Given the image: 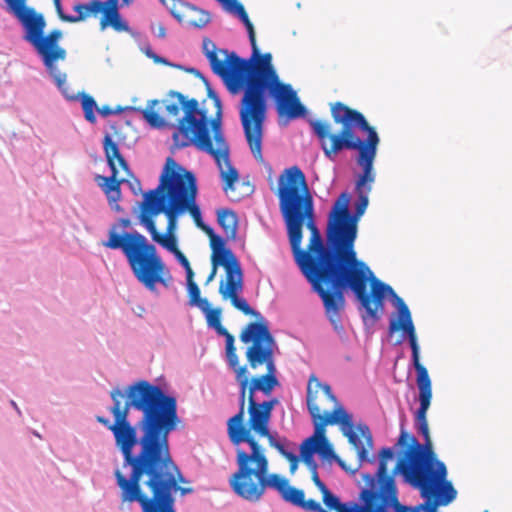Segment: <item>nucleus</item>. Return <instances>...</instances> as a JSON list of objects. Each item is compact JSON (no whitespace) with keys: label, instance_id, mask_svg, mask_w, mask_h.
Wrapping results in <instances>:
<instances>
[{"label":"nucleus","instance_id":"f257e3e1","mask_svg":"<svg viewBox=\"0 0 512 512\" xmlns=\"http://www.w3.org/2000/svg\"><path fill=\"white\" fill-rule=\"evenodd\" d=\"M114 417L97 416L114 436L123 456V465L131 467L130 476L116 469L120 490V508L138 503L142 512H176L173 494L188 481L173 460L169 435L181 424L176 398L146 380L129 385L125 391H110Z\"/></svg>","mask_w":512,"mask_h":512},{"label":"nucleus","instance_id":"f03ea898","mask_svg":"<svg viewBox=\"0 0 512 512\" xmlns=\"http://www.w3.org/2000/svg\"><path fill=\"white\" fill-rule=\"evenodd\" d=\"M311 236L307 251L301 249L303 233L297 245L291 237L289 242L295 261L312 284L323 302L325 314L338 333L344 331L341 313L345 308L344 291L351 290L364 309L362 318L378 321L384 310L387 295L393 298L397 315L389 322V333L402 331L409 340L412 355L419 353V345L411 313L402 298L391 286L375 277L369 266L358 259L353 244L354 231L341 226L331 212L328 215L326 244L315 223V216L305 221Z\"/></svg>","mask_w":512,"mask_h":512},{"label":"nucleus","instance_id":"7ed1b4c3","mask_svg":"<svg viewBox=\"0 0 512 512\" xmlns=\"http://www.w3.org/2000/svg\"><path fill=\"white\" fill-rule=\"evenodd\" d=\"M239 338L241 342L249 344L245 353L249 367L256 370L264 366L266 373L249 380L247 366L233 369L240 388L239 411L227 422L228 437L236 452L237 470L233 474H242L268 461L265 449L253 432L265 437L269 445L289 461L290 471L294 473L299 463L298 456L287 450L289 442L286 438H279L277 433H271L269 429L272 410L278 400L257 403L254 397L256 391L269 395L279 384L274 358L276 341L264 323H248Z\"/></svg>","mask_w":512,"mask_h":512},{"label":"nucleus","instance_id":"20e7f679","mask_svg":"<svg viewBox=\"0 0 512 512\" xmlns=\"http://www.w3.org/2000/svg\"><path fill=\"white\" fill-rule=\"evenodd\" d=\"M214 113L209 114L207 102L195 98L187 99L182 93L171 90L166 97L148 101L146 108L137 109L144 120L157 129L174 126L172 149L194 145L213 160H229L230 149L222 130V103L220 98L209 91Z\"/></svg>","mask_w":512,"mask_h":512},{"label":"nucleus","instance_id":"39448f33","mask_svg":"<svg viewBox=\"0 0 512 512\" xmlns=\"http://www.w3.org/2000/svg\"><path fill=\"white\" fill-rule=\"evenodd\" d=\"M413 366L417 372L420 407L416 413L417 430L424 437L421 445L416 438L402 431L398 444L411 446L406 451L405 459L398 461L393 473L401 472L406 481L418 488L426 499L421 507L427 512H436L439 505H448L457 495L451 482L446 481L447 470L443 462L438 461L432 452V443L427 422V411L432 399V384L427 369L420 363L419 353L412 355Z\"/></svg>","mask_w":512,"mask_h":512},{"label":"nucleus","instance_id":"423d86ee","mask_svg":"<svg viewBox=\"0 0 512 512\" xmlns=\"http://www.w3.org/2000/svg\"><path fill=\"white\" fill-rule=\"evenodd\" d=\"M307 407L314 424L313 435L306 438L300 446L301 458L307 465L314 461L313 455L315 453L322 459L336 460L340 465L343 464L326 438V426L334 424L340 425L343 435L357 450L359 460L371 461L368 454L373 447V440L369 427L365 424L357 426V430L365 440V443H363L354 430L352 415L337 403V399L328 384H322L314 377L310 379L307 388Z\"/></svg>","mask_w":512,"mask_h":512},{"label":"nucleus","instance_id":"0eeeda50","mask_svg":"<svg viewBox=\"0 0 512 512\" xmlns=\"http://www.w3.org/2000/svg\"><path fill=\"white\" fill-rule=\"evenodd\" d=\"M270 53L261 55L259 52L249 60L232 57L233 76L229 91L237 94L241 89L244 94L241 100L239 115L244 134L255 160H262L263 125L267 113V87L277 81L278 75L271 64Z\"/></svg>","mask_w":512,"mask_h":512},{"label":"nucleus","instance_id":"6e6552de","mask_svg":"<svg viewBox=\"0 0 512 512\" xmlns=\"http://www.w3.org/2000/svg\"><path fill=\"white\" fill-rule=\"evenodd\" d=\"M330 112L333 122L341 125L339 131H333L327 120L309 121L325 157L333 159L344 151H352L357 154L356 160H374L380 138L365 116L339 101L330 103Z\"/></svg>","mask_w":512,"mask_h":512},{"label":"nucleus","instance_id":"1a4fd4ad","mask_svg":"<svg viewBox=\"0 0 512 512\" xmlns=\"http://www.w3.org/2000/svg\"><path fill=\"white\" fill-rule=\"evenodd\" d=\"M175 164L176 162H166L159 185L146 193L159 203L157 212H163L165 216H170L177 222L179 215L188 211L196 226L206 234H210L211 227L203 222L200 208L195 202L197 195L195 176L191 172L177 173Z\"/></svg>","mask_w":512,"mask_h":512},{"label":"nucleus","instance_id":"9d476101","mask_svg":"<svg viewBox=\"0 0 512 512\" xmlns=\"http://www.w3.org/2000/svg\"><path fill=\"white\" fill-rule=\"evenodd\" d=\"M277 196L288 237L297 245L305 221L315 216L313 197L299 167L292 166L281 173Z\"/></svg>","mask_w":512,"mask_h":512},{"label":"nucleus","instance_id":"9b49d317","mask_svg":"<svg viewBox=\"0 0 512 512\" xmlns=\"http://www.w3.org/2000/svg\"><path fill=\"white\" fill-rule=\"evenodd\" d=\"M229 484L236 495L250 502L259 501L267 488H273L286 502L304 511L313 512L311 503H319L313 499L305 500L304 491L290 486L286 478L276 473L270 474L269 460L265 465H257L242 474H232Z\"/></svg>","mask_w":512,"mask_h":512},{"label":"nucleus","instance_id":"f8f14e48","mask_svg":"<svg viewBox=\"0 0 512 512\" xmlns=\"http://www.w3.org/2000/svg\"><path fill=\"white\" fill-rule=\"evenodd\" d=\"M105 248L120 249L135 278L148 290L154 291L157 283L167 285L163 275L165 264L157 253L156 247L149 243L139 232L119 237L113 234L109 242H102Z\"/></svg>","mask_w":512,"mask_h":512},{"label":"nucleus","instance_id":"ddd939ff","mask_svg":"<svg viewBox=\"0 0 512 512\" xmlns=\"http://www.w3.org/2000/svg\"><path fill=\"white\" fill-rule=\"evenodd\" d=\"M17 19L24 30L23 39L32 45L56 85L61 87L66 82V74L59 71L56 62L65 61L67 57L66 50L59 44L63 37L62 31L53 29L45 34V17L34 8L27 10Z\"/></svg>","mask_w":512,"mask_h":512},{"label":"nucleus","instance_id":"4468645a","mask_svg":"<svg viewBox=\"0 0 512 512\" xmlns=\"http://www.w3.org/2000/svg\"><path fill=\"white\" fill-rule=\"evenodd\" d=\"M394 457L391 448H383L379 453V466L376 472L379 491L365 489L362 492L364 506L353 504L348 506L340 502L339 498L334 495L328 488L321 491L322 501L328 510L335 512H390L391 507H398L400 503L397 499V489L393 475L388 474L387 460Z\"/></svg>","mask_w":512,"mask_h":512},{"label":"nucleus","instance_id":"2eb2a0df","mask_svg":"<svg viewBox=\"0 0 512 512\" xmlns=\"http://www.w3.org/2000/svg\"><path fill=\"white\" fill-rule=\"evenodd\" d=\"M59 19L63 22L77 23L84 21L90 15L102 13L100 20V29L105 30L112 27L116 32H128L130 30L128 23L122 19L119 9L118 0H91L88 3L77 2L73 6L76 15L65 14L62 8V0H52Z\"/></svg>","mask_w":512,"mask_h":512},{"label":"nucleus","instance_id":"dca6fc26","mask_svg":"<svg viewBox=\"0 0 512 512\" xmlns=\"http://www.w3.org/2000/svg\"><path fill=\"white\" fill-rule=\"evenodd\" d=\"M159 203H156L146 192L143 194V200L139 204V223L145 227L150 233L151 238L162 247L174 253L178 251L177 239L175 237V231L177 229V222L170 216L167 217V227L165 234L158 232L154 218L162 212H157L156 208Z\"/></svg>","mask_w":512,"mask_h":512},{"label":"nucleus","instance_id":"f3484780","mask_svg":"<svg viewBox=\"0 0 512 512\" xmlns=\"http://www.w3.org/2000/svg\"><path fill=\"white\" fill-rule=\"evenodd\" d=\"M189 305L198 307L205 314L208 326L214 328L219 335L225 337L226 359L229 367L232 370L240 367L239 357L234 345V336L221 324V309L211 308L208 300L201 298V296L197 300L189 301Z\"/></svg>","mask_w":512,"mask_h":512},{"label":"nucleus","instance_id":"a211bd4d","mask_svg":"<svg viewBox=\"0 0 512 512\" xmlns=\"http://www.w3.org/2000/svg\"><path fill=\"white\" fill-rule=\"evenodd\" d=\"M358 199L355 203V212L351 214L349 211V204L351 200V196L348 192H342L339 197L334 202L331 214L335 219L341 223V226L351 227L354 231L353 234V244L355 245V240L357 238V224L359 218L364 214L367 206H368V193L369 192H357Z\"/></svg>","mask_w":512,"mask_h":512},{"label":"nucleus","instance_id":"6ab92c4d","mask_svg":"<svg viewBox=\"0 0 512 512\" xmlns=\"http://www.w3.org/2000/svg\"><path fill=\"white\" fill-rule=\"evenodd\" d=\"M267 93L275 99L276 109L280 116L294 119L305 114V107L301 104L291 85L282 83L278 79L267 87Z\"/></svg>","mask_w":512,"mask_h":512},{"label":"nucleus","instance_id":"aec40b11","mask_svg":"<svg viewBox=\"0 0 512 512\" xmlns=\"http://www.w3.org/2000/svg\"><path fill=\"white\" fill-rule=\"evenodd\" d=\"M170 13L179 23L188 27L203 28L211 20L210 14L207 11L181 0H173Z\"/></svg>","mask_w":512,"mask_h":512},{"label":"nucleus","instance_id":"412c9836","mask_svg":"<svg viewBox=\"0 0 512 512\" xmlns=\"http://www.w3.org/2000/svg\"><path fill=\"white\" fill-rule=\"evenodd\" d=\"M203 50L211 64L214 73L221 76L225 80L226 85L229 88V84L231 83L233 76V68L231 65L232 57L236 56L237 54L234 52L228 54L226 51H223V53L225 54V59L220 60L217 56L216 47L214 43L207 39L203 41Z\"/></svg>","mask_w":512,"mask_h":512},{"label":"nucleus","instance_id":"4be33fe9","mask_svg":"<svg viewBox=\"0 0 512 512\" xmlns=\"http://www.w3.org/2000/svg\"><path fill=\"white\" fill-rule=\"evenodd\" d=\"M225 264L226 278L219 285V293L223 299H230L243 288V272L238 259L229 261Z\"/></svg>","mask_w":512,"mask_h":512},{"label":"nucleus","instance_id":"5701e85b","mask_svg":"<svg viewBox=\"0 0 512 512\" xmlns=\"http://www.w3.org/2000/svg\"><path fill=\"white\" fill-rule=\"evenodd\" d=\"M127 163L128 162H108L112 170V175L110 177H101L102 183L99 184L107 196L110 206L116 211L121 210V207L117 203L121 198V181L116 179V167L118 165L127 169Z\"/></svg>","mask_w":512,"mask_h":512},{"label":"nucleus","instance_id":"b1692460","mask_svg":"<svg viewBox=\"0 0 512 512\" xmlns=\"http://www.w3.org/2000/svg\"><path fill=\"white\" fill-rule=\"evenodd\" d=\"M216 1L219 2L226 11L238 16V18L243 22V24L245 25V27L248 31L251 47H252V50H254V56H257L258 46L256 43L254 27L248 17V14L246 13V11L244 9V6L237 0H216Z\"/></svg>","mask_w":512,"mask_h":512},{"label":"nucleus","instance_id":"393cba45","mask_svg":"<svg viewBox=\"0 0 512 512\" xmlns=\"http://www.w3.org/2000/svg\"><path fill=\"white\" fill-rule=\"evenodd\" d=\"M216 1L219 2L226 11L238 16V18L243 22V24L245 25V27L248 31L251 47H252V50H254V56H257L258 46L256 43L254 27L248 17V14L246 13V11L244 9V6L237 0H216Z\"/></svg>","mask_w":512,"mask_h":512},{"label":"nucleus","instance_id":"a878e982","mask_svg":"<svg viewBox=\"0 0 512 512\" xmlns=\"http://www.w3.org/2000/svg\"><path fill=\"white\" fill-rule=\"evenodd\" d=\"M216 1L219 2L226 11L238 16V18L243 22V24L245 25V27L248 31L251 47H252V50H254V56H257L258 46L256 43L254 27L248 17V14L246 13V11L244 9V6L237 0H216Z\"/></svg>","mask_w":512,"mask_h":512},{"label":"nucleus","instance_id":"bb28decb","mask_svg":"<svg viewBox=\"0 0 512 512\" xmlns=\"http://www.w3.org/2000/svg\"><path fill=\"white\" fill-rule=\"evenodd\" d=\"M216 1L219 2L226 11L238 16V18L243 22V24L245 25V27L248 31L251 47H252V50H254V56H257L258 46L256 43L254 27L248 17V14L246 13V11L244 9V6L237 0H216Z\"/></svg>","mask_w":512,"mask_h":512},{"label":"nucleus","instance_id":"cd10ccee","mask_svg":"<svg viewBox=\"0 0 512 512\" xmlns=\"http://www.w3.org/2000/svg\"><path fill=\"white\" fill-rule=\"evenodd\" d=\"M216 1L219 2L226 11L238 16V18L243 22V24L245 25V27L248 31L251 47H252V50H254V56H257L258 46L256 43L254 27L248 17V14L246 13V11L244 9V6L237 0H216Z\"/></svg>","mask_w":512,"mask_h":512},{"label":"nucleus","instance_id":"c85d7f7f","mask_svg":"<svg viewBox=\"0 0 512 512\" xmlns=\"http://www.w3.org/2000/svg\"><path fill=\"white\" fill-rule=\"evenodd\" d=\"M207 235L210 238V246L212 249L211 260L233 261L237 259L234 253L225 247L224 240L220 236L215 235L212 228L210 234Z\"/></svg>","mask_w":512,"mask_h":512},{"label":"nucleus","instance_id":"c756f323","mask_svg":"<svg viewBox=\"0 0 512 512\" xmlns=\"http://www.w3.org/2000/svg\"><path fill=\"white\" fill-rule=\"evenodd\" d=\"M220 170V177L224 182L223 190L226 194L235 190V185L239 182L238 170L232 165V162H216Z\"/></svg>","mask_w":512,"mask_h":512},{"label":"nucleus","instance_id":"7c9ffc66","mask_svg":"<svg viewBox=\"0 0 512 512\" xmlns=\"http://www.w3.org/2000/svg\"><path fill=\"white\" fill-rule=\"evenodd\" d=\"M218 224L228 238L234 239L237 233V215L230 209H219L217 211Z\"/></svg>","mask_w":512,"mask_h":512},{"label":"nucleus","instance_id":"2f4dec72","mask_svg":"<svg viewBox=\"0 0 512 512\" xmlns=\"http://www.w3.org/2000/svg\"><path fill=\"white\" fill-rule=\"evenodd\" d=\"M374 162H358L361 167V173L358 174L356 180L357 192H370L371 185L375 180V173L373 171Z\"/></svg>","mask_w":512,"mask_h":512},{"label":"nucleus","instance_id":"473e14b6","mask_svg":"<svg viewBox=\"0 0 512 512\" xmlns=\"http://www.w3.org/2000/svg\"><path fill=\"white\" fill-rule=\"evenodd\" d=\"M232 305L248 316H253L257 319L254 323H264L267 326L268 331L270 332L268 322L263 318V316L255 311L253 308L250 307V305L247 303V301L244 298H240L238 295L230 298Z\"/></svg>","mask_w":512,"mask_h":512},{"label":"nucleus","instance_id":"72a5a7b5","mask_svg":"<svg viewBox=\"0 0 512 512\" xmlns=\"http://www.w3.org/2000/svg\"><path fill=\"white\" fill-rule=\"evenodd\" d=\"M103 149L105 152L106 160H124L118 145L112 140L110 135H106L103 140Z\"/></svg>","mask_w":512,"mask_h":512},{"label":"nucleus","instance_id":"f704fd0d","mask_svg":"<svg viewBox=\"0 0 512 512\" xmlns=\"http://www.w3.org/2000/svg\"><path fill=\"white\" fill-rule=\"evenodd\" d=\"M81 105L84 111L85 119L90 123H95L96 117L94 114V110L97 108V105L94 98L90 95L83 94V96L81 97Z\"/></svg>","mask_w":512,"mask_h":512},{"label":"nucleus","instance_id":"c9c22d12","mask_svg":"<svg viewBox=\"0 0 512 512\" xmlns=\"http://www.w3.org/2000/svg\"><path fill=\"white\" fill-rule=\"evenodd\" d=\"M131 226V221L130 219L128 218H120L117 223H114L111 225L109 231H108V239L105 240L104 242H109L110 239L112 238L113 234L119 236V237H122V236H126L128 234H134V232H123V233H120V230L121 229H127Z\"/></svg>","mask_w":512,"mask_h":512},{"label":"nucleus","instance_id":"e433bc0d","mask_svg":"<svg viewBox=\"0 0 512 512\" xmlns=\"http://www.w3.org/2000/svg\"><path fill=\"white\" fill-rule=\"evenodd\" d=\"M186 271V280H187V289L189 293V301L197 300L200 297V289L197 283L194 281V272L191 266L185 268Z\"/></svg>","mask_w":512,"mask_h":512},{"label":"nucleus","instance_id":"4c0bfd02","mask_svg":"<svg viewBox=\"0 0 512 512\" xmlns=\"http://www.w3.org/2000/svg\"><path fill=\"white\" fill-rule=\"evenodd\" d=\"M5 2L16 18L20 17L23 13L32 8L26 6V0H5Z\"/></svg>","mask_w":512,"mask_h":512},{"label":"nucleus","instance_id":"58836bf2","mask_svg":"<svg viewBox=\"0 0 512 512\" xmlns=\"http://www.w3.org/2000/svg\"><path fill=\"white\" fill-rule=\"evenodd\" d=\"M309 466L311 467V478L313 483L316 485L320 492L323 491L327 488V486L319 478L317 472V464L313 461Z\"/></svg>","mask_w":512,"mask_h":512},{"label":"nucleus","instance_id":"ea45409f","mask_svg":"<svg viewBox=\"0 0 512 512\" xmlns=\"http://www.w3.org/2000/svg\"><path fill=\"white\" fill-rule=\"evenodd\" d=\"M228 261H221V260H211V263H212V269H211V272L210 274L208 275L207 279H206V282L205 284H209L211 281L214 280L216 274H217V269H218V266H222L224 269H225V264L224 263H227Z\"/></svg>","mask_w":512,"mask_h":512},{"label":"nucleus","instance_id":"a19ab883","mask_svg":"<svg viewBox=\"0 0 512 512\" xmlns=\"http://www.w3.org/2000/svg\"><path fill=\"white\" fill-rule=\"evenodd\" d=\"M123 110H124V108H121V107H118L117 109L113 110L109 106H102L101 108L98 109V112L102 116H109V115H112V114L121 113Z\"/></svg>","mask_w":512,"mask_h":512},{"label":"nucleus","instance_id":"79ce46f5","mask_svg":"<svg viewBox=\"0 0 512 512\" xmlns=\"http://www.w3.org/2000/svg\"><path fill=\"white\" fill-rule=\"evenodd\" d=\"M173 254L184 268H188V266H190L187 257L180 250L174 252Z\"/></svg>","mask_w":512,"mask_h":512},{"label":"nucleus","instance_id":"37998d69","mask_svg":"<svg viewBox=\"0 0 512 512\" xmlns=\"http://www.w3.org/2000/svg\"><path fill=\"white\" fill-rule=\"evenodd\" d=\"M156 35H157V37L162 38V39L166 37V28L164 27L163 24H161V23L157 24Z\"/></svg>","mask_w":512,"mask_h":512},{"label":"nucleus","instance_id":"c03bdc74","mask_svg":"<svg viewBox=\"0 0 512 512\" xmlns=\"http://www.w3.org/2000/svg\"><path fill=\"white\" fill-rule=\"evenodd\" d=\"M177 492H180V494L182 496H184V495H187V494H191L193 492V488L179 486V489H177Z\"/></svg>","mask_w":512,"mask_h":512},{"label":"nucleus","instance_id":"a18cd8bd","mask_svg":"<svg viewBox=\"0 0 512 512\" xmlns=\"http://www.w3.org/2000/svg\"><path fill=\"white\" fill-rule=\"evenodd\" d=\"M311 506L314 508L313 512H328L327 510L322 508L320 503H318V504H312L311 503Z\"/></svg>","mask_w":512,"mask_h":512},{"label":"nucleus","instance_id":"49530a36","mask_svg":"<svg viewBox=\"0 0 512 512\" xmlns=\"http://www.w3.org/2000/svg\"><path fill=\"white\" fill-rule=\"evenodd\" d=\"M155 62H158V63H162V64H165V65H168V61L164 58H161V57H156L155 58Z\"/></svg>","mask_w":512,"mask_h":512},{"label":"nucleus","instance_id":"de8ad7c7","mask_svg":"<svg viewBox=\"0 0 512 512\" xmlns=\"http://www.w3.org/2000/svg\"><path fill=\"white\" fill-rule=\"evenodd\" d=\"M400 506H401L402 508L394 507V508H395V510H396L397 512H406V507L402 506L401 504H400Z\"/></svg>","mask_w":512,"mask_h":512},{"label":"nucleus","instance_id":"09e8293b","mask_svg":"<svg viewBox=\"0 0 512 512\" xmlns=\"http://www.w3.org/2000/svg\"><path fill=\"white\" fill-rule=\"evenodd\" d=\"M11 404L15 407V409H16L18 412H20V411H19V409H18V407H17V405H16V403H15L14 401H11Z\"/></svg>","mask_w":512,"mask_h":512},{"label":"nucleus","instance_id":"8fccbe9b","mask_svg":"<svg viewBox=\"0 0 512 512\" xmlns=\"http://www.w3.org/2000/svg\"><path fill=\"white\" fill-rule=\"evenodd\" d=\"M125 109L133 110L134 108L133 107H126Z\"/></svg>","mask_w":512,"mask_h":512},{"label":"nucleus","instance_id":"3c124183","mask_svg":"<svg viewBox=\"0 0 512 512\" xmlns=\"http://www.w3.org/2000/svg\"><path fill=\"white\" fill-rule=\"evenodd\" d=\"M162 3H165V0H160Z\"/></svg>","mask_w":512,"mask_h":512}]
</instances>
